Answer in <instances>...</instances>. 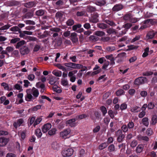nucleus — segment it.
<instances>
[{
	"label": "nucleus",
	"instance_id": "f257e3e1",
	"mask_svg": "<svg viewBox=\"0 0 157 157\" xmlns=\"http://www.w3.org/2000/svg\"><path fill=\"white\" fill-rule=\"evenodd\" d=\"M27 95L25 96V100L28 101H33L36 99L39 95L38 89L33 87L32 89H28L26 90Z\"/></svg>",
	"mask_w": 157,
	"mask_h": 157
},
{
	"label": "nucleus",
	"instance_id": "f03ea898",
	"mask_svg": "<svg viewBox=\"0 0 157 157\" xmlns=\"http://www.w3.org/2000/svg\"><path fill=\"white\" fill-rule=\"evenodd\" d=\"M132 26V24L130 23H127L121 27H118L117 28V31L118 33L120 35L122 36L125 34L128 29Z\"/></svg>",
	"mask_w": 157,
	"mask_h": 157
},
{
	"label": "nucleus",
	"instance_id": "7ed1b4c3",
	"mask_svg": "<svg viewBox=\"0 0 157 157\" xmlns=\"http://www.w3.org/2000/svg\"><path fill=\"white\" fill-rule=\"evenodd\" d=\"M115 135L117 137V140L119 143L122 142L124 140L125 135L123 133L122 130L118 129L115 132Z\"/></svg>",
	"mask_w": 157,
	"mask_h": 157
},
{
	"label": "nucleus",
	"instance_id": "20e7f679",
	"mask_svg": "<svg viewBox=\"0 0 157 157\" xmlns=\"http://www.w3.org/2000/svg\"><path fill=\"white\" fill-rule=\"evenodd\" d=\"M13 50V47L8 46L6 48V50H3L2 53L1 55L0 56V58L3 59L5 57V55L7 56V57L9 56L8 53L12 52Z\"/></svg>",
	"mask_w": 157,
	"mask_h": 157
},
{
	"label": "nucleus",
	"instance_id": "39448f33",
	"mask_svg": "<svg viewBox=\"0 0 157 157\" xmlns=\"http://www.w3.org/2000/svg\"><path fill=\"white\" fill-rule=\"evenodd\" d=\"M64 65L67 67L74 69H80L83 67V65L81 64L69 62L64 63Z\"/></svg>",
	"mask_w": 157,
	"mask_h": 157
},
{
	"label": "nucleus",
	"instance_id": "423d86ee",
	"mask_svg": "<svg viewBox=\"0 0 157 157\" xmlns=\"http://www.w3.org/2000/svg\"><path fill=\"white\" fill-rule=\"evenodd\" d=\"M147 79L144 77H140L136 78L134 81V83L135 85H139L143 84L147 82Z\"/></svg>",
	"mask_w": 157,
	"mask_h": 157
},
{
	"label": "nucleus",
	"instance_id": "0eeeda50",
	"mask_svg": "<svg viewBox=\"0 0 157 157\" xmlns=\"http://www.w3.org/2000/svg\"><path fill=\"white\" fill-rule=\"evenodd\" d=\"M71 132V130L69 128L65 129L61 132L60 136L63 139H66L69 137V134Z\"/></svg>",
	"mask_w": 157,
	"mask_h": 157
},
{
	"label": "nucleus",
	"instance_id": "6e6552de",
	"mask_svg": "<svg viewBox=\"0 0 157 157\" xmlns=\"http://www.w3.org/2000/svg\"><path fill=\"white\" fill-rule=\"evenodd\" d=\"M98 14L97 13H94L91 17L89 18V21L90 23H95L99 21Z\"/></svg>",
	"mask_w": 157,
	"mask_h": 157
},
{
	"label": "nucleus",
	"instance_id": "1a4fd4ad",
	"mask_svg": "<svg viewBox=\"0 0 157 157\" xmlns=\"http://www.w3.org/2000/svg\"><path fill=\"white\" fill-rule=\"evenodd\" d=\"M73 149L71 148H68L63 150L62 152V155L71 156L73 154Z\"/></svg>",
	"mask_w": 157,
	"mask_h": 157
},
{
	"label": "nucleus",
	"instance_id": "9d476101",
	"mask_svg": "<svg viewBox=\"0 0 157 157\" xmlns=\"http://www.w3.org/2000/svg\"><path fill=\"white\" fill-rule=\"evenodd\" d=\"M124 8V6L121 4L115 5L112 9L113 12H118L122 10Z\"/></svg>",
	"mask_w": 157,
	"mask_h": 157
},
{
	"label": "nucleus",
	"instance_id": "9b49d317",
	"mask_svg": "<svg viewBox=\"0 0 157 157\" xmlns=\"http://www.w3.org/2000/svg\"><path fill=\"white\" fill-rule=\"evenodd\" d=\"M70 39L73 43H76L78 42L77 34L74 32L71 33L70 36Z\"/></svg>",
	"mask_w": 157,
	"mask_h": 157
},
{
	"label": "nucleus",
	"instance_id": "f8f14e48",
	"mask_svg": "<svg viewBox=\"0 0 157 157\" xmlns=\"http://www.w3.org/2000/svg\"><path fill=\"white\" fill-rule=\"evenodd\" d=\"M157 34V32H155L153 30H151L149 31L146 36V37L148 39H152L154 38L155 35Z\"/></svg>",
	"mask_w": 157,
	"mask_h": 157
},
{
	"label": "nucleus",
	"instance_id": "ddd939ff",
	"mask_svg": "<svg viewBox=\"0 0 157 157\" xmlns=\"http://www.w3.org/2000/svg\"><path fill=\"white\" fill-rule=\"evenodd\" d=\"M59 79V78L55 76H50L48 79V83L51 85H55Z\"/></svg>",
	"mask_w": 157,
	"mask_h": 157
},
{
	"label": "nucleus",
	"instance_id": "4468645a",
	"mask_svg": "<svg viewBox=\"0 0 157 157\" xmlns=\"http://www.w3.org/2000/svg\"><path fill=\"white\" fill-rule=\"evenodd\" d=\"M36 4L37 2L35 1H31L24 3V6L27 8H31L35 7Z\"/></svg>",
	"mask_w": 157,
	"mask_h": 157
},
{
	"label": "nucleus",
	"instance_id": "2eb2a0df",
	"mask_svg": "<svg viewBox=\"0 0 157 157\" xmlns=\"http://www.w3.org/2000/svg\"><path fill=\"white\" fill-rule=\"evenodd\" d=\"M29 50L27 47L25 46H22L20 47V53L23 55H25L29 53Z\"/></svg>",
	"mask_w": 157,
	"mask_h": 157
},
{
	"label": "nucleus",
	"instance_id": "dca6fc26",
	"mask_svg": "<svg viewBox=\"0 0 157 157\" xmlns=\"http://www.w3.org/2000/svg\"><path fill=\"white\" fill-rule=\"evenodd\" d=\"M52 125L50 124L47 123L42 127V130L43 133H45L51 128Z\"/></svg>",
	"mask_w": 157,
	"mask_h": 157
},
{
	"label": "nucleus",
	"instance_id": "f3484780",
	"mask_svg": "<svg viewBox=\"0 0 157 157\" xmlns=\"http://www.w3.org/2000/svg\"><path fill=\"white\" fill-rule=\"evenodd\" d=\"M9 140L5 137L0 138V146L2 147L5 146Z\"/></svg>",
	"mask_w": 157,
	"mask_h": 157
},
{
	"label": "nucleus",
	"instance_id": "a211bd4d",
	"mask_svg": "<svg viewBox=\"0 0 157 157\" xmlns=\"http://www.w3.org/2000/svg\"><path fill=\"white\" fill-rule=\"evenodd\" d=\"M76 120L75 118H73L67 121L66 124H69L70 126L72 127H74L75 125V122Z\"/></svg>",
	"mask_w": 157,
	"mask_h": 157
},
{
	"label": "nucleus",
	"instance_id": "6ab92c4d",
	"mask_svg": "<svg viewBox=\"0 0 157 157\" xmlns=\"http://www.w3.org/2000/svg\"><path fill=\"white\" fill-rule=\"evenodd\" d=\"M1 86L3 87L4 89L5 90L8 91H11L13 90L12 88L10 87L9 85L6 82H2L1 84Z\"/></svg>",
	"mask_w": 157,
	"mask_h": 157
},
{
	"label": "nucleus",
	"instance_id": "aec40b11",
	"mask_svg": "<svg viewBox=\"0 0 157 157\" xmlns=\"http://www.w3.org/2000/svg\"><path fill=\"white\" fill-rule=\"evenodd\" d=\"M157 123V116L156 114H154L152 116L151 122L150 123L151 124L155 125Z\"/></svg>",
	"mask_w": 157,
	"mask_h": 157
},
{
	"label": "nucleus",
	"instance_id": "412c9836",
	"mask_svg": "<svg viewBox=\"0 0 157 157\" xmlns=\"http://www.w3.org/2000/svg\"><path fill=\"white\" fill-rule=\"evenodd\" d=\"M132 15L130 13H128L123 17V19L126 21H129Z\"/></svg>",
	"mask_w": 157,
	"mask_h": 157
},
{
	"label": "nucleus",
	"instance_id": "4be33fe9",
	"mask_svg": "<svg viewBox=\"0 0 157 157\" xmlns=\"http://www.w3.org/2000/svg\"><path fill=\"white\" fill-rule=\"evenodd\" d=\"M62 44V41L61 38H59L56 40L55 44V47L56 48H57L61 46Z\"/></svg>",
	"mask_w": 157,
	"mask_h": 157
},
{
	"label": "nucleus",
	"instance_id": "5701e85b",
	"mask_svg": "<svg viewBox=\"0 0 157 157\" xmlns=\"http://www.w3.org/2000/svg\"><path fill=\"white\" fill-rule=\"evenodd\" d=\"M87 10L88 12L91 13L96 11V9L94 7L88 6H87Z\"/></svg>",
	"mask_w": 157,
	"mask_h": 157
},
{
	"label": "nucleus",
	"instance_id": "b1692460",
	"mask_svg": "<svg viewBox=\"0 0 157 157\" xmlns=\"http://www.w3.org/2000/svg\"><path fill=\"white\" fill-rule=\"evenodd\" d=\"M45 10L42 9H40L36 11V15L38 16H43L45 13Z\"/></svg>",
	"mask_w": 157,
	"mask_h": 157
},
{
	"label": "nucleus",
	"instance_id": "393cba45",
	"mask_svg": "<svg viewBox=\"0 0 157 157\" xmlns=\"http://www.w3.org/2000/svg\"><path fill=\"white\" fill-rule=\"evenodd\" d=\"M95 3L97 5L101 6H104L106 4V2L104 0L96 1H95Z\"/></svg>",
	"mask_w": 157,
	"mask_h": 157
},
{
	"label": "nucleus",
	"instance_id": "a878e982",
	"mask_svg": "<svg viewBox=\"0 0 157 157\" xmlns=\"http://www.w3.org/2000/svg\"><path fill=\"white\" fill-rule=\"evenodd\" d=\"M142 123L143 125L146 126L147 127L149 124L148 119L147 117H145L142 120Z\"/></svg>",
	"mask_w": 157,
	"mask_h": 157
},
{
	"label": "nucleus",
	"instance_id": "bb28decb",
	"mask_svg": "<svg viewBox=\"0 0 157 157\" xmlns=\"http://www.w3.org/2000/svg\"><path fill=\"white\" fill-rule=\"evenodd\" d=\"M81 8V7L80 6H77L76 7H72L70 10L69 13H73L78 11L80 10Z\"/></svg>",
	"mask_w": 157,
	"mask_h": 157
},
{
	"label": "nucleus",
	"instance_id": "cd10ccee",
	"mask_svg": "<svg viewBox=\"0 0 157 157\" xmlns=\"http://www.w3.org/2000/svg\"><path fill=\"white\" fill-rule=\"evenodd\" d=\"M140 111V108L139 106H135L132 108L131 109L132 112L137 113Z\"/></svg>",
	"mask_w": 157,
	"mask_h": 157
},
{
	"label": "nucleus",
	"instance_id": "c85d7f7f",
	"mask_svg": "<svg viewBox=\"0 0 157 157\" xmlns=\"http://www.w3.org/2000/svg\"><path fill=\"white\" fill-rule=\"evenodd\" d=\"M35 134L38 138H40L42 135V133L40 129L38 128L36 130L35 132Z\"/></svg>",
	"mask_w": 157,
	"mask_h": 157
},
{
	"label": "nucleus",
	"instance_id": "c756f323",
	"mask_svg": "<svg viewBox=\"0 0 157 157\" xmlns=\"http://www.w3.org/2000/svg\"><path fill=\"white\" fill-rule=\"evenodd\" d=\"M54 65L57 67L59 69L62 70L63 71H67L66 68L61 65L60 63L54 64Z\"/></svg>",
	"mask_w": 157,
	"mask_h": 157
},
{
	"label": "nucleus",
	"instance_id": "7c9ffc66",
	"mask_svg": "<svg viewBox=\"0 0 157 157\" xmlns=\"http://www.w3.org/2000/svg\"><path fill=\"white\" fill-rule=\"evenodd\" d=\"M74 20L71 19H68L66 22V24L68 26H71L73 25L74 24Z\"/></svg>",
	"mask_w": 157,
	"mask_h": 157
},
{
	"label": "nucleus",
	"instance_id": "2f4dec72",
	"mask_svg": "<svg viewBox=\"0 0 157 157\" xmlns=\"http://www.w3.org/2000/svg\"><path fill=\"white\" fill-rule=\"evenodd\" d=\"M63 14L62 12H58L56 14L55 17L56 19L60 20L63 17Z\"/></svg>",
	"mask_w": 157,
	"mask_h": 157
},
{
	"label": "nucleus",
	"instance_id": "473e14b6",
	"mask_svg": "<svg viewBox=\"0 0 157 157\" xmlns=\"http://www.w3.org/2000/svg\"><path fill=\"white\" fill-rule=\"evenodd\" d=\"M94 34L99 36H102L105 35V33L103 31H97L94 32Z\"/></svg>",
	"mask_w": 157,
	"mask_h": 157
},
{
	"label": "nucleus",
	"instance_id": "72a5a7b5",
	"mask_svg": "<svg viewBox=\"0 0 157 157\" xmlns=\"http://www.w3.org/2000/svg\"><path fill=\"white\" fill-rule=\"evenodd\" d=\"M85 14L84 10H79L77 12L76 15L77 17H82Z\"/></svg>",
	"mask_w": 157,
	"mask_h": 157
},
{
	"label": "nucleus",
	"instance_id": "f704fd0d",
	"mask_svg": "<svg viewBox=\"0 0 157 157\" xmlns=\"http://www.w3.org/2000/svg\"><path fill=\"white\" fill-rule=\"evenodd\" d=\"M41 44L39 43L37 44H36L33 50V51L36 52L38 51L41 48Z\"/></svg>",
	"mask_w": 157,
	"mask_h": 157
},
{
	"label": "nucleus",
	"instance_id": "c9c22d12",
	"mask_svg": "<svg viewBox=\"0 0 157 157\" xmlns=\"http://www.w3.org/2000/svg\"><path fill=\"white\" fill-rule=\"evenodd\" d=\"M97 25L98 27L102 29H105L108 27L107 25L103 23L98 24Z\"/></svg>",
	"mask_w": 157,
	"mask_h": 157
},
{
	"label": "nucleus",
	"instance_id": "e433bc0d",
	"mask_svg": "<svg viewBox=\"0 0 157 157\" xmlns=\"http://www.w3.org/2000/svg\"><path fill=\"white\" fill-rule=\"evenodd\" d=\"M53 90L58 93H60L62 92V90L61 88L55 85L53 86Z\"/></svg>",
	"mask_w": 157,
	"mask_h": 157
},
{
	"label": "nucleus",
	"instance_id": "4c0bfd02",
	"mask_svg": "<svg viewBox=\"0 0 157 157\" xmlns=\"http://www.w3.org/2000/svg\"><path fill=\"white\" fill-rule=\"evenodd\" d=\"M128 128V127L126 124H123L121 127V130H122L123 132H126L128 131L129 129Z\"/></svg>",
	"mask_w": 157,
	"mask_h": 157
},
{
	"label": "nucleus",
	"instance_id": "58836bf2",
	"mask_svg": "<svg viewBox=\"0 0 157 157\" xmlns=\"http://www.w3.org/2000/svg\"><path fill=\"white\" fill-rule=\"evenodd\" d=\"M57 130L55 128H52L48 132V134L50 136H53L56 134Z\"/></svg>",
	"mask_w": 157,
	"mask_h": 157
},
{
	"label": "nucleus",
	"instance_id": "ea45409f",
	"mask_svg": "<svg viewBox=\"0 0 157 157\" xmlns=\"http://www.w3.org/2000/svg\"><path fill=\"white\" fill-rule=\"evenodd\" d=\"M143 146L142 144H140L137 147L136 151L137 153L141 152L143 149Z\"/></svg>",
	"mask_w": 157,
	"mask_h": 157
},
{
	"label": "nucleus",
	"instance_id": "a19ab883",
	"mask_svg": "<svg viewBox=\"0 0 157 157\" xmlns=\"http://www.w3.org/2000/svg\"><path fill=\"white\" fill-rule=\"evenodd\" d=\"M52 74L57 77H60L62 75V72L60 71H53L52 72Z\"/></svg>",
	"mask_w": 157,
	"mask_h": 157
},
{
	"label": "nucleus",
	"instance_id": "79ce46f5",
	"mask_svg": "<svg viewBox=\"0 0 157 157\" xmlns=\"http://www.w3.org/2000/svg\"><path fill=\"white\" fill-rule=\"evenodd\" d=\"M107 32L109 34H116V32L115 29L113 28H109L107 29Z\"/></svg>",
	"mask_w": 157,
	"mask_h": 157
},
{
	"label": "nucleus",
	"instance_id": "37998d69",
	"mask_svg": "<svg viewBox=\"0 0 157 157\" xmlns=\"http://www.w3.org/2000/svg\"><path fill=\"white\" fill-rule=\"evenodd\" d=\"M36 86L38 88H45V86L44 83L38 82L36 83Z\"/></svg>",
	"mask_w": 157,
	"mask_h": 157
},
{
	"label": "nucleus",
	"instance_id": "c03bdc74",
	"mask_svg": "<svg viewBox=\"0 0 157 157\" xmlns=\"http://www.w3.org/2000/svg\"><path fill=\"white\" fill-rule=\"evenodd\" d=\"M108 144L106 143H104L101 144L99 147V148L100 150H102L108 146Z\"/></svg>",
	"mask_w": 157,
	"mask_h": 157
},
{
	"label": "nucleus",
	"instance_id": "a18cd8bd",
	"mask_svg": "<svg viewBox=\"0 0 157 157\" xmlns=\"http://www.w3.org/2000/svg\"><path fill=\"white\" fill-rule=\"evenodd\" d=\"M100 109L102 113L103 116H105L107 113V110L106 108L104 106H102L101 107Z\"/></svg>",
	"mask_w": 157,
	"mask_h": 157
},
{
	"label": "nucleus",
	"instance_id": "49530a36",
	"mask_svg": "<svg viewBox=\"0 0 157 157\" xmlns=\"http://www.w3.org/2000/svg\"><path fill=\"white\" fill-rule=\"evenodd\" d=\"M11 26L10 24H7L4 25H3L0 28V30H3L8 29Z\"/></svg>",
	"mask_w": 157,
	"mask_h": 157
},
{
	"label": "nucleus",
	"instance_id": "de8ad7c7",
	"mask_svg": "<svg viewBox=\"0 0 157 157\" xmlns=\"http://www.w3.org/2000/svg\"><path fill=\"white\" fill-rule=\"evenodd\" d=\"M52 147L54 149L57 150L59 147V144L56 142H54L52 144Z\"/></svg>",
	"mask_w": 157,
	"mask_h": 157
},
{
	"label": "nucleus",
	"instance_id": "09e8293b",
	"mask_svg": "<svg viewBox=\"0 0 157 157\" xmlns=\"http://www.w3.org/2000/svg\"><path fill=\"white\" fill-rule=\"evenodd\" d=\"M10 30L13 32H18L20 33V28L17 26H14L10 29Z\"/></svg>",
	"mask_w": 157,
	"mask_h": 157
},
{
	"label": "nucleus",
	"instance_id": "8fccbe9b",
	"mask_svg": "<svg viewBox=\"0 0 157 157\" xmlns=\"http://www.w3.org/2000/svg\"><path fill=\"white\" fill-rule=\"evenodd\" d=\"M81 25L79 24L75 25L73 26L72 29L73 31H75L77 29L81 28Z\"/></svg>",
	"mask_w": 157,
	"mask_h": 157
},
{
	"label": "nucleus",
	"instance_id": "3c124183",
	"mask_svg": "<svg viewBox=\"0 0 157 157\" xmlns=\"http://www.w3.org/2000/svg\"><path fill=\"white\" fill-rule=\"evenodd\" d=\"M127 126L129 129H132L134 127V123L132 121H129L128 124Z\"/></svg>",
	"mask_w": 157,
	"mask_h": 157
},
{
	"label": "nucleus",
	"instance_id": "603ef678",
	"mask_svg": "<svg viewBox=\"0 0 157 157\" xmlns=\"http://www.w3.org/2000/svg\"><path fill=\"white\" fill-rule=\"evenodd\" d=\"M85 155V151L84 149H82L79 151V157H84Z\"/></svg>",
	"mask_w": 157,
	"mask_h": 157
},
{
	"label": "nucleus",
	"instance_id": "864d4df0",
	"mask_svg": "<svg viewBox=\"0 0 157 157\" xmlns=\"http://www.w3.org/2000/svg\"><path fill=\"white\" fill-rule=\"evenodd\" d=\"M99 39V38L98 37L94 35H91L89 37L90 40L95 41H97Z\"/></svg>",
	"mask_w": 157,
	"mask_h": 157
},
{
	"label": "nucleus",
	"instance_id": "5fc2aeb1",
	"mask_svg": "<svg viewBox=\"0 0 157 157\" xmlns=\"http://www.w3.org/2000/svg\"><path fill=\"white\" fill-rule=\"evenodd\" d=\"M42 119L40 117H38L37 118L36 120V121H35L34 123L33 124V126L34 127H35L36 125H37V124H39L40 122H41V121H42Z\"/></svg>",
	"mask_w": 157,
	"mask_h": 157
},
{
	"label": "nucleus",
	"instance_id": "6e6d98bb",
	"mask_svg": "<svg viewBox=\"0 0 157 157\" xmlns=\"http://www.w3.org/2000/svg\"><path fill=\"white\" fill-rule=\"evenodd\" d=\"M27 132V130L25 129L21 132V138L22 140H24L26 134Z\"/></svg>",
	"mask_w": 157,
	"mask_h": 157
},
{
	"label": "nucleus",
	"instance_id": "4d7b16f0",
	"mask_svg": "<svg viewBox=\"0 0 157 157\" xmlns=\"http://www.w3.org/2000/svg\"><path fill=\"white\" fill-rule=\"evenodd\" d=\"M124 93V92L123 90L121 89L117 91L116 92V94L117 96H119L123 94Z\"/></svg>",
	"mask_w": 157,
	"mask_h": 157
},
{
	"label": "nucleus",
	"instance_id": "13d9d810",
	"mask_svg": "<svg viewBox=\"0 0 157 157\" xmlns=\"http://www.w3.org/2000/svg\"><path fill=\"white\" fill-rule=\"evenodd\" d=\"M139 139L140 140H144L146 141H148L149 140V138L147 136H139Z\"/></svg>",
	"mask_w": 157,
	"mask_h": 157
},
{
	"label": "nucleus",
	"instance_id": "bf43d9fd",
	"mask_svg": "<svg viewBox=\"0 0 157 157\" xmlns=\"http://www.w3.org/2000/svg\"><path fill=\"white\" fill-rule=\"evenodd\" d=\"M105 63L102 67V68L103 69H105L109 65V62L108 61H106V59L104 60Z\"/></svg>",
	"mask_w": 157,
	"mask_h": 157
},
{
	"label": "nucleus",
	"instance_id": "052dcab7",
	"mask_svg": "<svg viewBox=\"0 0 157 157\" xmlns=\"http://www.w3.org/2000/svg\"><path fill=\"white\" fill-rule=\"evenodd\" d=\"M105 22L111 26H115V23L112 21L106 20H105Z\"/></svg>",
	"mask_w": 157,
	"mask_h": 157
},
{
	"label": "nucleus",
	"instance_id": "680f3d73",
	"mask_svg": "<svg viewBox=\"0 0 157 157\" xmlns=\"http://www.w3.org/2000/svg\"><path fill=\"white\" fill-rule=\"evenodd\" d=\"M108 151L110 152L113 151H115V147L113 144H112L109 146L108 147Z\"/></svg>",
	"mask_w": 157,
	"mask_h": 157
},
{
	"label": "nucleus",
	"instance_id": "e2e57ef3",
	"mask_svg": "<svg viewBox=\"0 0 157 157\" xmlns=\"http://www.w3.org/2000/svg\"><path fill=\"white\" fill-rule=\"evenodd\" d=\"M155 106L154 103L152 102H150L147 105V108L149 109H153Z\"/></svg>",
	"mask_w": 157,
	"mask_h": 157
},
{
	"label": "nucleus",
	"instance_id": "0e129e2a",
	"mask_svg": "<svg viewBox=\"0 0 157 157\" xmlns=\"http://www.w3.org/2000/svg\"><path fill=\"white\" fill-rule=\"evenodd\" d=\"M141 36L140 35H138L136 36L135 37L131 40V42L133 43L137 40H139L140 39Z\"/></svg>",
	"mask_w": 157,
	"mask_h": 157
},
{
	"label": "nucleus",
	"instance_id": "69168bd1",
	"mask_svg": "<svg viewBox=\"0 0 157 157\" xmlns=\"http://www.w3.org/2000/svg\"><path fill=\"white\" fill-rule=\"evenodd\" d=\"M115 49V48L114 47L108 46L106 47V50L108 52H112L114 51Z\"/></svg>",
	"mask_w": 157,
	"mask_h": 157
},
{
	"label": "nucleus",
	"instance_id": "338daca9",
	"mask_svg": "<svg viewBox=\"0 0 157 157\" xmlns=\"http://www.w3.org/2000/svg\"><path fill=\"white\" fill-rule=\"evenodd\" d=\"M137 144V141L135 140H133L131 143L130 146L132 147H134Z\"/></svg>",
	"mask_w": 157,
	"mask_h": 157
},
{
	"label": "nucleus",
	"instance_id": "774afa93",
	"mask_svg": "<svg viewBox=\"0 0 157 157\" xmlns=\"http://www.w3.org/2000/svg\"><path fill=\"white\" fill-rule=\"evenodd\" d=\"M27 38L29 41H37L38 40V39L36 37L31 36H28Z\"/></svg>",
	"mask_w": 157,
	"mask_h": 157
}]
</instances>
